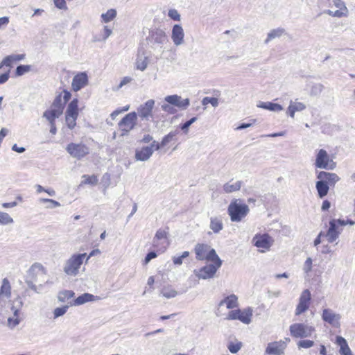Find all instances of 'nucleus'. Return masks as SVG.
Listing matches in <instances>:
<instances>
[{"label":"nucleus","instance_id":"1","mask_svg":"<svg viewBox=\"0 0 355 355\" xmlns=\"http://www.w3.org/2000/svg\"><path fill=\"white\" fill-rule=\"evenodd\" d=\"M248 205L243 203L240 199H234L228 206L227 212L232 222L241 221L249 213Z\"/></svg>","mask_w":355,"mask_h":355},{"label":"nucleus","instance_id":"2","mask_svg":"<svg viewBox=\"0 0 355 355\" xmlns=\"http://www.w3.org/2000/svg\"><path fill=\"white\" fill-rule=\"evenodd\" d=\"M87 254H76L72 255L65 263L63 270L70 276H76L79 272L80 266L83 263Z\"/></svg>","mask_w":355,"mask_h":355},{"label":"nucleus","instance_id":"3","mask_svg":"<svg viewBox=\"0 0 355 355\" xmlns=\"http://www.w3.org/2000/svg\"><path fill=\"white\" fill-rule=\"evenodd\" d=\"M194 251L196 258L198 260H207L208 261L220 259L214 249L210 248L207 244L198 243L196 245Z\"/></svg>","mask_w":355,"mask_h":355},{"label":"nucleus","instance_id":"4","mask_svg":"<svg viewBox=\"0 0 355 355\" xmlns=\"http://www.w3.org/2000/svg\"><path fill=\"white\" fill-rule=\"evenodd\" d=\"M137 114L132 112L127 114L118 123L120 137L128 136L137 125Z\"/></svg>","mask_w":355,"mask_h":355},{"label":"nucleus","instance_id":"5","mask_svg":"<svg viewBox=\"0 0 355 355\" xmlns=\"http://www.w3.org/2000/svg\"><path fill=\"white\" fill-rule=\"evenodd\" d=\"M31 279L39 284V287H42L45 284L49 283L47 279L46 270L40 263H33L28 270Z\"/></svg>","mask_w":355,"mask_h":355},{"label":"nucleus","instance_id":"6","mask_svg":"<svg viewBox=\"0 0 355 355\" xmlns=\"http://www.w3.org/2000/svg\"><path fill=\"white\" fill-rule=\"evenodd\" d=\"M211 261L213 263L206 265L199 270H194V275L200 279L213 278L216 271L220 268L222 265V260L218 259Z\"/></svg>","mask_w":355,"mask_h":355},{"label":"nucleus","instance_id":"7","mask_svg":"<svg viewBox=\"0 0 355 355\" xmlns=\"http://www.w3.org/2000/svg\"><path fill=\"white\" fill-rule=\"evenodd\" d=\"M24 305V303L20 297H17L12 302L10 310L13 313V316L8 318V326L10 329L15 328L17 326L21 320L19 318L20 311Z\"/></svg>","mask_w":355,"mask_h":355},{"label":"nucleus","instance_id":"8","mask_svg":"<svg viewBox=\"0 0 355 355\" xmlns=\"http://www.w3.org/2000/svg\"><path fill=\"white\" fill-rule=\"evenodd\" d=\"M253 310L251 307H248L243 310L235 309L229 312L227 317V320H239L244 324H248L252 321Z\"/></svg>","mask_w":355,"mask_h":355},{"label":"nucleus","instance_id":"9","mask_svg":"<svg viewBox=\"0 0 355 355\" xmlns=\"http://www.w3.org/2000/svg\"><path fill=\"white\" fill-rule=\"evenodd\" d=\"M315 166L321 169L332 170L336 166V163L330 159L327 152L324 149H320L316 154Z\"/></svg>","mask_w":355,"mask_h":355},{"label":"nucleus","instance_id":"10","mask_svg":"<svg viewBox=\"0 0 355 355\" xmlns=\"http://www.w3.org/2000/svg\"><path fill=\"white\" fill-rule=\"evenodd\" d=\"M291 335L294 338H306L311 336L314 327L303 323H295L290 326Z\"/></svg>","mask_w":355,"mask_h":355},{"label":"nucleus","instance_id":"11","mask_svg":"<svg viewBox=\"0 0 355 355\" xmlns=\"http://www.w3.org/2000/svg\"><path fill=\"white\" fill-rule=\"evenodd\" d=\"M160 149L159 144L153 141L149 146H144L141 148H137L135 150V159L137 161L146 162L152 156L154 150Z\"/></svg>","mask_w":355,"mask_h":355},{"label":"nucleus","instance_id":"12","mask_svg":"<svg viewBox=\"0 0 355 355\" xmlns=\"http://www.w3.org/2000/svg\"><path fill=\"white\" fill-rule=\"evenodd\" d=\"M67 153L73 158L80 159L89 154V149L84 144L70 143L66 147Z\"/></svg>","mask_w":355,"mask_h":355},{"label":"nucleus","instance_id":"13","mask_svg":"<svg viewBox=\"0 0 355 355\" xmlns=\"http://www.w3.org/2000/svg\"><path fill=\"white\" fill-rule=\"evenodd\" d=\"M147 40L154 49L157 48V46L162 47V45L168 42L166 33L159 28L152 31Z\"/></svg>","mask_w":355,"mask_h":355},{"label":"nucleus","instance_id":"14","mask_svg":"<svg viewBox=\"0 0 355 355\" xmlns=\"http://www.w3.org/2000/svg\"><path fill=\"white\" fill-rule=\"evenodd\" d=\"M155 105V101L148 100L144 104L141 105L137 109V116L142 120L149 121L153 118V109Z\"/></svg>","mask_w":355,"mask_h":355},{"label":"nucleus","instance_id":"15","mask_svg":"<svg viewBox=\"0 0 355 355\" xmlns=\"http://www.w3.org/2000/svg\"><path fill=\"white\" fill-rule=\"evenodd\" d=\"M311 299V295L309 290L306 289L303 291L300 297L299 303L296 307V315H300L309 309Z\"/></svg>","mask_w":355,"mask_h":355},{"label":"nucleus","instance_id":"16","mask_svg":"<svg viewBox=\"0 0 355 355\" xmlns=\"http://www.w3.org/2000/svg\"><path fill=\"white\" fill-rule=\"evenodd\" d=\"M286 345H287L284 340L269 343L267 345L265 353L268 355H282L284 353Z\"/></svg>","mask_w":355,"mask_h":355},{"label":"nucleus","instance_id":"17","mask_svg":"<svg viewBox=\"0 0 355 355\" xmlns=\"http://www.w3.org/2000/svg\"><path fill=\"white\" fill-rule=\"evenodd\" d=\"M164 100L168 104L178 107L182 110H186L190 105L189 98L182 99L180 96L177 94L166 96Z\"/></svg>","mask_w":355,"mask_h":355},{"label":"nucleus","instance_id":"18","mask_svg":"<svg viewBox=\"0 0 355 355\" xmlns=\"http://www.w3.org/2000/svg\"><path fill=\"white\" fill-rule=\"evenodd\" d=\"M252 241L256 247L265 250H268L273 243L272 237L267 234H256Z\"/></svg>","mask_w":355,"mask_h":355},{"label":"nucleus","instance_id":"19","mask_svg":"<svg viewBox=\"0 0 355 355\" xmlns=\"http://www.w3.org/2000/svg\"><path fill=\"white\" fill-rule=\"evenodd\" d=\"M88 76L86 72L77 73L72 80L71 87L73 91L78 92L88 85Z\"/></svg>","mask_w":355,"mask_h":355},{"label":"nucleus","instance_id":"20","mask_svg":"<svg viewBox=\"0 0 355 355\" xmlns=\"http://www.w3.org/2000/svg\"><path fill=\"white\" fill-rule=\"evenodd\" d=\"M340 315L335 313L330 309H324L322 311V320L334 327H338L340 324Z\"/></svg>","mask_w":355,"mask_h":355},{"label":"nucleus","instance_id":"21","mask_svg":"<svg viewBox=\"0 0 355 355\" xmlns=\"http://www.w3.org/2000/svg\"><path fill=\"white\" fill-rule=\"evenodd\" d=\"M184 33L182 27L179 24L173 26L171 33V39L175 46H180L184 43Z\"/></svg>","mask_w":355,"mask_h":355},{"label":"nucleus","instance_id":"22","mask_svg":"<svg viewBox=\"0 0 355 355\" xmlns=\"http://www.w3.org/2000/svg\"><path fill=\"white\" fill-rule=\"evenodd\" d=\"M317 178L322 181L326 182L327 185L334 186V184L340 180L338 175L334 173L326 171H320L317 175Z\"/></svg>","mask_w":355,"mask_h":355},{"label":"nucleus","instance_id":"23","mask_svg":"<svg viewBox=\"0 0 355 355\" xmlns=\"http://www.w3.org/2000/svg\"><path fill=\"white\" fill-rule=\"evenodd\" d=\"M209 228L215 234H218L223 229V223L220 216H212L210 218Z\"/></svg>","mask_w":355,"mask_h":355},{"label":"nucleus","instance_id":"24","mask_svg":"<svg viewBox=\"0 0 355 355\" xmlns=\"http://www.w3.org/2000/svg\"><path fill=\"white\" fill-rule=\"evenodd\" d=\"M224 304H225L229 309L236 308L239 306L238 297L234 294H232L221 300L218 306H222Z\"/></svg>","mask_w":355,"mask_h":355},{"label":"nucleus","instance_id":"25","mask_svg":"<svg viewBox=\"0 0 355 355\" xmlns=\"http://www.w3.org/2000/svg\"><path fill=\"white\" fill-rule=\"evenodd\" d=\"M78 101L77 98L73 99L68 105L65 116L78 117Z\"/></svg>","mask_w":355,"mask_h":355},{"label":"nucleus","instance_id":"26","mask_svg":"<svg viewBox=\"0 0 355 355\" xmlns=\"http://www.w3.org/2000/svg\"><path fill=\"white\" fill-rule=\"evenodd\" d=\"M242 182L231 180L223 185V190L225 193H230L239 191L241 187Z\"/></svg>","mask_w":355,"mask_h":355},{"label":"nucleus","instance_id":"27","mask_svg":"<svg viewBox=\"0 0 355 355\" xmlns=\"http://www.w3.org/2000/svg\"><path fill=\"white\" fill-rule=\"evenodd\" d=\"M11 295V286L7 278L2 281V285L0 288V297L2 299H8Z\"/></svg>","mask_w":355,"mask_h":355},{"label":"nucleus","instance_id":"28","mask_svg":"<svg viewBox=\"0 0 355 355\" xmlns=\"http://www.w3.org/2000/svg\"><path fill=\"white\" fill-rule=\"evenodd\" d=\"M315 188L318 191L319 198H323L326 196L329 190V186L327 185L326 182L319 180L315 183Z\"/></svg>","mask_w":355,"mask_h":355},{"label":"nucleus","instance_id":"29","mask_svg":"<svg viewBox=\"0 0 355 355\" xmlns=\"http://www.w3.org/2000/svg\"><path fill=\"white\" fill-rule=\"evenodd\" d=\"M285 33V29L283 28H277L271 30L267 35V38L265 40V43L268 44L270 41L282 37Z\"/></svg>","mask_w":355,"mask_h":355},{"label":"nucleus","instance_id":"30","mask_svg":"<svg viewBox=\"0 0 355 355\" xmlns=\"http://www.w3.org/2000/svg\"><path fill=\"white\" fill-rule=\"evenodd\" d=\"M258 107L273 112H280L283 110V107L281 105L272 102H261L258 105Z\"/></svg>","mask_w":355,"mask_h":355},{"label":"nucleus","instance_id":"31","mask_svg":"<svg viewBox=\"0 0 355 355\" xmlns=\"http://www.w3.org/2000/svg\"><path fill=\"white\" fill-rule=\"evenodd\" d=\"M148 64V58L145 55H138L135 62L136 69L141 71H144L147 68Z\"/></svg>","mask_w":355,"mask_h":355},{"label":"nucleus","instance_id":"32","mask_svg":"<svg viewBox=\"0 0 355 355\" xmlns=\"http://www.w3.org/2000/svg\"><path fill=\"white\" fill-rule=\"evenodd\" d=\"M96 296L90 293H84L80 296H78L74 301V305L78 306L88 302H92L95 300Z\"/></svg>","mask_w":355,"mask_h":355},{"label":"nucleus","instance_id":"33","mask_svg":"<svg viewBox=\"0 0 355 355\" xmlns=\"http://www.w3.org/2000/svg\"><path fill=\"white\" fill-rule=\"evenodd\" d=\"M167 235H168V232H166L164 230L159 229L157 231V232L155 235V237L153 239V245L155 247L157 246L159 244V241L162 240V239H166Z\"/></svg>","mask_w":355,"mask_h":355},{"label":"nucleus","instance_id":"34","mask_svg":"<svg viewBox=\"0 0 355 355\" xmlns=\"http://www.w3.org/2000/svg\"><path fill=\"white\" fill-rule=\"evenodd\" d=\"M13 222V218L8 213L0 211V225H8Z\"/></svg>","mask_w":355,"mask_h":355},{"label":"nucleus","instance_id":"35","mask_svg":"<svg viewBox=\"0 0 355 355\" xmlns=\"http://www.w3.org/2000/svg\"><path fill=\"white\" fill-rule=\"evenodd\" d=\"M73 295L74 293L72 291H64L58 293V299L60 302H64L72 298Z\"/></svg>","mask_w":355,"mask_h":355},{"label":"nucleus","instance_id":"36","mask_svg":"<svg viewBox=\"0 0 355 355\" xmlns=\"http://www.w3.org/2000/svg\"><path fill=\"white\" fill-rule=\"evenodd\" d=\"M116 15V11L114 9H110L105 13L101 15L103 21L105 23L112 21Z\"/></svg>","mask_w":355,"mask_h":355},{"label":"nucleus","instance_id":"37","mask_svg":"<svg viewBox=\"0 0 355 355\" xmlns=\"http://www.w3.org/2000/svg\"><path fill=\"white\" fill-rule=\"evenodd\" d=\"M340 233V231H334L328 229L325 236L329 243H333L339 237Z\"/></svg>","mask_w":355,"mask_h":355},{"label":"nucleus","instance_id":"38","mask_svg":"<svg viewBox=\"0 0 355 355\" xmlns=\"http://www.w3.org/2000/svg\"><path fill=\"white\" fill-rule=\"evenodd\" d=\"M39 202L40 203H49V205L46 207V209H53L60 206V203L59 202L53 199L40 198Z\"/></svg>","mask_w":355,"mask_h":355},{"label":"nucleus","instance_id":"39","mask_svg":"<svg viewBox=\"0 0 355 355\" xmlns=\"http://www.w3.org/2000/svg\"><path fill=\"white\" fill-rule=\"evenodd\" d=\"M162 295L166 298H173L178 295V292L171 288H164L161 291Z\"/></svg>","mask_w":355,"mask_h":355},{"label":"nucleus","instance_id":"40","mask_svg":"<svg viewBox=\"0 0 355 355\" xmlns=\"http://www.w3.org/2000/svg\"><path fill=\"white\" fill-rule=\"evenodd\" d=\"M31 65H24V64H21V65H19L17 69H16V76H21L24 74H25L26 73H28L31 71Z\"/></svg>","mask_w":355,"mask_h":355},{"label":"nucleus","instance_id":"41","mask_svg":"<svg viewBox=\"0 0 355 355\" xmlns=\"http://www.w3.org/2000/svg\"><path fill=\"white\" fill-rule=\"evenodd\" d=\"M313 261L311 257H308L304 263L302 270L306 276L312 270Z\"/></svg>","mask_w":355,"mask_h":355},{"label":"nucleus","instance_id":"42","mask_svg":"<svg viewBox=\"0 0 355 355\" xmlns=\"http://www.w3.org/2000/svg\"><path fill=\"white\" fill-rule=\"evenodd\" d=\"M69 309V306H63L62 307L55 308L53 311V318H58L60 316L64 315Z\"/></svg>","mask_w":355,"mask_h":355},{"label":"nucleus","instance_id":"43","mask_svg":"<svg viewBox=\"0 0 355 355\" xmlns=\"http://www.w3.org/2000/svg\"><path fill=\"white\" fill-rule=\"evenodd\" d=\"M83 178L85 179L83 183L86 184L96 185L98 182V178L96 175L89 176L87 175H83Z\"/></svg>","mask_w":355,"mask_h":355},{"label":"nucleus","instance_id":"44","mask_svg":"<svg viewBox=\"0 0 355 355\" xmlns=\"http://www.w3.org/2000/svg\"><path fill=\"white\" fill-rule=\"evenodd\" d=\"M210 103L213 107H216L218 105V100L215 97H205L202 100V104L207 105Z\"/></svg>","mask_w":355,"mask_h":355},{"label":"nucleus","instance_id":"45","mask_svg":"<svg viewBox=\"0 0 355 355\" xmlns=\"http://www.w3.org/2000/svg\"><path fill=\"white\" fill-rule=\"evenodd\" d=\"M330 1L329 4L331 6H334L338 9H343L344 11L348 12L347 7L345 6V3L342 0H329Z\"/></svg>","mask_w":355,"mask_h":355},{"label":"nucleus","instance_id":"46","mask_svg":"<svg viewBox=\"0 0 355 355\" xmlns=\"http://www.w3.org/2000/svg\"><path fill=\"white\" fill-rule=\"evenodd\" d=\"M241 347L242 344L240 342L236 343H229L227 348L231 353L236 354L241 349Z\"/></svg>","mask_w":355,"mask_h":355},{"label":"nucleus","instance_id":"47","mask_svg":"<svg viewBox=\"0 0 355 355\" xmlns=\"http://www.w3.org/2000/svg\"><path fill=\"white\" fill-rule=\"evenodd\" d=\"M197 120V117H193L189 121H186L184 123L180 125L181 130L187 134L189 131V127Z\"/></svg>","mask_w":355,"mask_h":355},{"label":"nucleus","instance_id":"48","mask_svg":"<svg viewBox=\"0 0 355 355\" xmlns=\"http://www.w3.org/2000/svg\"><path fill=\"white\" fill-rule=\"evenodd\" d=\"M177 135L176 132H170L167 135H166L162 140L161 144H159L160 148L166 146L168 143L171 141V140Z\"/></svg>","mask_w":355,"mask_h":355},{"label":"nucleus","instance_id":"49","mask_svg":"<svg viewBox=\"0 0 355 355\" xmlns=\"http://www.w3.org/2000/svg\"><path fill=\"white\" fill-rule=\"evenodd\" d=\"M25 282L28 285L29 288H31V290H33L34 292H35L37 293H40L42 287H39V285L36 286L35 282L33 280V279H26Z\"/></svg>","mask_w":355,"mask_h":355},{"label":"nucleus","instance_id":"50","mask_svg":"<svg viewBox=\"0 0 355 355\" xmlns=\"http://www.w3.org/2000/svg\"><path fill=\"white\" fill-rule=\"evenodd\" d=\"M189 255V252L188 251H184L181 256L179 257H173V262L175 265H181L182 263V259L184 258L187 257Z\"/></svg>","mask_w":355,"mask_h":355},{"label":"nucleus","instance_id":"51","mask_svg":"<svg viewBox=\"0 0 355 355\" xmlns=\"http://www.w3.org/2000/svg\"><path fill=\"white\" fill-rule=\"evenodd\" d=\"M314 345V342L309 340H300L297 343V346L299 348H310L313 347Z\"/></svg>","mask_w":355,"mask_h":355},{"label":"nucleus","instance_id":"52","mask_svg":"<svg viewBox=\"0 0 355 355\" xmlns=\"http://www.w3.org/2000/svg\"><path fill=\"white\" fill-rule=\"evenodd\" d=\"M77 118L78 117L71 118L70 116H65V121H66L67 125L70 130L73 129L75 128V126L76 125Z\"/></svg>","mask_w":355,"mask_h":355},{"label":"nucleus","instance_id":"53","mask_svg":"<svg viewBox=\"0 0 355 355\" xmlns=\"http://www.w3.org/2000/svg\"><path fill=\"white\" fill-rule=\"evenodd\" d=\"M290 105L291 106H293V108L296 111V112H300V111H302L304 110H305L306 108V105L302 103H300V102H295V103H293L292 101H291V103Z\"/></svg>","mask_w":355,"mask_h":355},{"label":"nucleus","instance_id":"54","mask_svg":"<svg viewBox=\"0 0 355 355\" xmlns=\"http://www.w3.org/2000/svg\"><path fill=\"white\" fill-rule=\"evenodd\" d=\"M64 102H62V94H60L55 98L53 103L52 104V107L57 108L61 107L64 108Z\"/></svg>","mask_w":355,"mask_h":355},{"label":"nucleus","instance_id":"55","mask_svg":"<svg viewBox=\"0 0 355 355\" xmlns=\"http://www.w3.org/2000/svg\"><path fill=\"white\" fill-rule=\"evenodd\" d=\"M168 17L175 21H180V15L175 9H170L168 12Z\"/></svg>","mask_w":355,"mask_h":355},{"label":"nucleus","instance_id":"56","mask_svg":"<svg viewBox=\"0 0 355 355\" xmlns=\"http://www.w3.org/2000/svg\"><path fill=\"white\" fill-rule=\"evenodd\" d=\"M14 62L12 60V58L10 55H8L6 58H3V60L0 63V69L2 68L3 66L10 67L12 64Z\"/></svg>","mask_w":355,"mask_h":355},{"label":"nucleus","instance_id":"57","mask_svg":"<svg viewBox=\"0 0 355 355\" xmlns=\"http://www.w3.org/2000/svg\"><path fill=\"white\" fill-rule=\"evenodd\" d=\"M43 117L46 118V120L49 122V123H55V117L52 114V113L48 110H46L43 114Z\"/></svg>","mask_w":355,"mask_h":355},{"label":"nucleus","instance_id":"58","mask_svg":"<svg viewBox=\"0 0 355 355\" xmlns=\"http://www.w3.org/2000/svg\"><path fill=\"white\" fill-rule=\"evenodd\" d=\"M52 114L55 117V119H58L63 112V107H52L51 110H49Z\"/></svg>","mask_w":355,"mask_h":355},{"label":"nucleus","instance_id":"59","mask_svg":"<svg viewBox=\"0 0 355 355\" xmlns=\"http://www.w3.org/2000/svg\"><path fill=\"white\" fill-rule=\"evenodd\" d=\"M55 7L59 9H67L65 0H53Z\"/></svg>","mask_w":355,"mask_h":355},{"label":"nucleus","instance_id":"60","mask_svg":"<svg viewBox=\"0 0 355 355\" xmlns=\"http://www.w3.org/2000/svg\"><path fill=\"white\" fill-rule=\"evenodd\" d=\"M329 230H332L334 231H342L341 230H339V226L336 222V219H332L329 221Z\"/></svg>","mask_w":355,"mask_h":355},{"label":"nucleus","instance_id":"61","mask_svg":"<svg viewBox=\"0 0 355 355\" xmlns=\"http://www.w3.org/2000/svg\"><path fill=\"white\" fill-rule=\"evenodd\" d=\"M347 12H348L344 11L343 9H338L336 11H334L333 17H346L347 15Z\"/></svg>","mask_w":355,"mask_h":355},{"label":"nucleus","instance_id":"62","mask_svg":"<svg viewBox=\"0 0 355 355\" xmlns=\"http://www.w3.org/2000/svg\"><path fill=\"white\" fill-rule=\"evenodd\" d=\"M10 73V69H8V71L3 74L0 75V84L5 83L9 78Z\"/></svg>","mask_w":355,"mask_h":355},{"label":"nucleus","instance_id":"63","mask_svg":"<svg viewBox=\"0 0 355 355\" xmlns=\"http://www.w3.org/2000/svg\"><path fill=\"white\" fill-rule=\"evenodd\" d=\"M170 105L171 104H168V103L167 104H163L162 105V109L166 112L173 114L175 112V110Z\"/></svg>","mask_w":355,"mask_h":355},{"label":"nucleus","instance_id":"64","mask_svg":"<svg viewBox=\"0 0 355 355\" xmlns=\"http://www.w3.org/2000/svg\"><path fill=\"white\" fill-rule=\"evenodd\" d=\"M112 33V31L110 28H108V26H105L104 27V35L103 37V40L105 41Z\"/></svg>","mask_w":355,"mask_h":355}]
</instances>
